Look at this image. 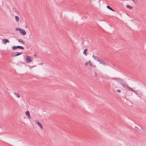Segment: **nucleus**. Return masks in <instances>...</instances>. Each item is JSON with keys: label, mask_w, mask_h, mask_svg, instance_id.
<instances>
[{"label": "nucleus", "mask_w": 146, "mask_h": 146, "mask_svg": "<svg viewBox=\"0 0 146 146\" xmlns=\"http://www.w3.org/2000/svg\"><path fill=\"white\" fill-rule=\"evenodd\" d=\"M32 61V59L30 56H26L25 60V62L27 63H28L29 62H31Z\"/></svg>", "instance_id": "f03ea898"}, {"label": "nucleus", "mask_w": 146, "mask_h": 146, "mask_svg": "<svg viewBox=\"0 0 146 146\" xmlns=\"http://www.w3.org/2000/svg\"><path fill=\"white\" fill-rule=\"evenodd\" d=\"M14 94L17 98H19L20 97V96L18 93H16L14 92Z\"/></svg>", "instance_id": "4468645a"}, {"label": "nucleus", "mask_w": 146, "mask_h": 146, "mask_svg": "<svg viewBox=\"0 0 146 146\" xmlns=\"http://www.w3.org/2000/svg\"><path fill=\"white\" fill-rule=\"evenodd\" d=\"M116 81L119 83H120V82L121 81H122L123 80H122V81H121V80H117Z\"/></svg>", "instance_id": "b1692460"}, {"label": "nucleus", "mask_w": 146, "mask_h": 146, "mask_svg": "<svg viewBox=\"0 0 146 146\" xmlns=\"http://www.w3.org/2000/svg\"><path fill=\"white\" fill-rule=\"evenodd\" d=\"M20 33L22 34L23 35H25L26 34V32L24 30L22 29H21L19 31Z\"/></svg>", "instance_id": "423d86ee"}, {"label": "nucleus", "mask_w": 146, "mask_h": 146, "mask_svg": "<svg viewBox=\"0 0 146 146\" xmlns=\"http://www.w3.org/2000/svg\"><path fill=\"white\" fill-rule=\"evenodd\" d=\"M88 63H89L90 64V63H90V60L89 61V62H88Z\"/></svg>", "instance_id": "c85d7f7f"}, {"label": "nucleus", "mask_w": 146, "mask_h": 146, "mask_svg": "<svg viewBox=\"0 0 146 146\" xmlns=\"http://www.w3.org/2000/svg\"><path fill=\"white\" fill-rule=\"evenodd\" d=\"M25 113L27 115L28 118L29 119H31V117L30 116V113L29 111H26L25 112Z\"/></svg>", "instance_id": "6e6552de"}, {"label": "nucleus", "mask_w": 146, "mask_h": 146, "mask_svg": "<svg viewBox=\"0 0 146 146\" xmlns=\"http://www.w3.org/2000/svg\"><path fill=\"white\" fill-rule=\"evenodd\" d=\"M36 56V54H35V55L34 56Z\"/></svg>", "instance_id": "7c9ffc66"}, {"label": "nucleus", "mask_w": 146, "mask_h": 146, "mask_svg": "<svg viewBox=\"0 0 146 146\" xmlns=\"http://www.w3.org/2000/svg\"><path fill=\"white\" fill-rule=\"evenodd\" d=\"M124 88H125V83H122V81H121L120 83H119Z\"/></svg>", "instance_id": "f3484780"}, {"label": "nucleus", "mask_w": 146, "mask_h": 146, "mask_svg": "<svg viewBox=\"0 0 146 146\" xmlns=\"http://www.w3.org/2000/svg\"><path fill=\"white\" fill-rule=\"evenodd\" d=\"M93 66L94 67H96V66L95 65H94Z\"/></svg>", "instance_id": "c756f323"}, {"label": "nucleus", "mask_w": 146, "mask_h": 146, "mask_svg": "<svg viewBox=\"0 0 146 146\" xmlns=\"http://www.w3.org/2000/svg\"><path fill=\"white\" fill-rule=\"evenodd\" d=\"M18 48H19L22 50L24 49V48L23 47L20 46H13L12 47V49L13 50H15Z\"/></svg>", "instance_id": "7ed1b4c3"}, {"label": "nucleus", "mask_w": 146, "mask_h": 146, "mask_svg": "<svg viewBox=\"0 0 146 146\" xmlns=\"http://www.w3.org/2000/svg\"><path fill=\"white\" fill-rule=\"evenodd\" d=\"M111 79L114 80L115 81H116L117 80H119L122 81V80L120 78H111Z\"/></svg>", "instance_id": "9b49d317"}, {"label": "nucleus", "mask_w": 146, "mask_h": 146, "mask_svg": "<svg viewBox=\"0 0 146 146\" xmlns=\"http://www.w3.org/2000/svg\"><path fill=\"white\" fill-rule=\"evenodd\" d=\"M107 7L110 10L112 11H114V10H113L111 7H110L109 6L107 5Z\"/></svg>", "instance_id": "dca6fc26"}, {"label": "nucleus", "mask_w": 146, "mask_h": 146, "mask_svg": "<svg viewBox=\"0 0 146 146\" xmlns=\"http://www.w3.org/2000/svg\"><path fill=\"white\" fill-rule=\"evenodd\" d=\"M117 92L118 93H120L121 92V90H117Z\"/></svg>", "instance_id": "393cba45"}, {"label": "nucleus", "mask_w": 146, "mask_h": 146, "mask_svg": "<svg viewBox=\"0 0 146 146\" xmlns=\"http://www.w3.org/2000/svg\"><path fill=\"white\" fill-rule=\"evenodd\" d=\"M128 89V90L129 91H132L133 92H134V93L137 94V93L135 92V91L134 90H133L132 88H130V87H129L128 88V89Z\"/></svg>", "instance_id": "f8f14e48"}, {"label": "nucleus", "mask_w": 146, "mask_h": 146, "mask_svg": "<svg viewBox=\"0 0 146 146\" xmlns=\"http://www.w3.org/2000/svg\"><path fill=\"white\" fill-rule=\"evenodd\" d=\"M127 7L130 9H132L133 8V7H132L128 5H127Z\"/></svg>", "instance_id": "a211bd4d"}, {"label": "nucleus", "mask_w": 146, "mask_h": 146, "mask_svg": "<svg viewBox=\"0 0 146 146\" xmlns=\"http://www.w3.org/2000/svg\"><path fill=\"white\" fill-rule=\"evenodd\" d=\"M90 66H92V64H91V63H90Z\"/></svg>", "instance_id": "cd10ccee"}, {"label": "nucleus", "mask_w": 146, "mask_h": 146, "mask_svg": "<svg viewBox=\"0 0 146 146\" xmlns=\"http://www.w3.org/2000/svg\"><path fill=\"white\" fill-rule=\"evenodd\" d=\"M21 29V28H17L15 29V30L17 31H20V30Z\"/></svg>", "instance_id": "aec40b11"}, {"label": "nucleus", "mask_w": 146, "mask_h": 146, "mask_svg": "<svg viewBox=\"0 0 146 146\" xmlns=\"http://www.w3.org/2000/svg\"><path fill=\"white\" fill-rule=\"evenodd\" d=\"M135 130L141 134L143 133V132H144L145 131L144 129L140 126H139V127L135 126Z\"/></svg>", "instance_id": "f257e3e1"}, {"label": "nucleus", "mask_w": 146, "mask_h": 146, "mask_svg": "<svg viewBox=\"0 0 146 146\" xmlns=\"http://www.w3.org/2000/svg\"><path fill=\"white\" fill-rule=\"evenodd\" d=\"M88 64V62H86L85 63V65L86 66H87Z\"/></svg>", "instance_id": "a878e982"}, {"label": "nucleus", "mask_w": 146, "mask_h": 146, "mask_svg": "<svg viewBox=\"0 0 146 146\" xmlns=\"http://www.w3.org/2000/svg\"><path fill=\"white\" fill-rule=\"evenodd\" d=\"M18 42L21 43H22V44H25V42L22 39H18Z\"/></svg>", "instance_id": "1a4fd4ad"}, {"label": "nucleus", "mask_w": 146, "mask_h": 146, "mask_svg": "<svg viewBox=\"0 0 146 146\" xmlns=\"http://www.w3.org/2000/svg\"><path fill=\"white\" fill-rule=\"evenodd\" d=\"M102 62V63L101 64H102L106 66V64L104 62Z\"/></svg>", "instance_id": "4be33fe9"}, {"label": "nucleus", "mask_w": 146, "mask_h": 146, "mask_svg": "<svg viewBox=\"0 0 146 146\" xmlns=\"http://www.w3.org/2000/svg\"><path fill=\"white\" fill-rule=\"evenodd\" d=\"M36 123L38 125V126L41 129H42V126L41 123L38 120L35 121Z\"/></svg>", "instance_id": "0eeeda50"}, {"label": "nucleus", "mask_w": 146, "mask_h": 146, "mask_svg": "<svg viewBox=\"0 0 146 146\" xmlns=\"http://www.w3.org/2000/svg\"><path fill=\"white\" fill-rule=\"evenodd\" d=\"M132 1L135 4H137L138 2L137 0H132Z\"/></svg>", "instance_id": "6ab92c4d"}, {"label": "nucleus", "mask_w": 146, "mask_h": 146, "mask_svg": "<svg viewBox=\"0 0 146 146\" xmlns=\"http://www.w3.org/2000/svg\"><path fill=\"white\" fill-rule=\"evenodd\" d=\"M125 88H126L127 89H128V85H127L126 83H125Z\"/></svg>", "instance_id": "412c9836"}, {"label": "nucleus", "mask_w": 146, "mask_h": 146, "mask_svg": "<svg viewBox=\"0 0 146 146\" xmlns=\"http://www.w3.org/2000/svg\"><path fill=\"white\" fill-rule=\"evenodd\" d=\"M88 50L86 48L84 50L83 53L84 54L85 56H87V54H86V52Z\"/></svg>", "instance_id": "ddd939ff"}, {"label": "nucleus", "mask_w": 146, "mask_h": 146, "mask_svg": "<svg viewBox=\"0 0 146 146\" xmlns=\"http://www.w3.org/2000/svg\"><path fill=\"white\" fill-rule=\"evenodd\" d=\"M92 57L94 58V59L95 60L98 62H99L100 63H102V62L100 61V59L99 57L98 56H96L94 55H93Z\"/></svg>", "instance_id": "39448f33"}, {"label": "nucleus", "mask_w": 146, "mask_h": 146, "mask_svg": "<svg viewBox=\"0 0 146 146\" xmlns=\"http://www.w3.org/2000/svg\"><path fill=\"white\" fill-rule=\"evenodd\" d=\"M95 77H97V73L96 72H95Z\"/></svg>", "instance_id": "bb28decb"}, {"label": "nucleus", "mask_w": 146, "mask_h": 146, "mask_svg": "<svg viewBox=\"0 0 146 146\" xmlns=\"http://www.w3.org/2000/svg\"><path fill=\"white\" fill-rule=\"evenodd\" d=\"M13 11H15V12L16 13H17V11H16V9H15V8H13Z\"/></svg>", "instance_id": "5701e85b"}, {"label": "nucleus", "mask_w": 146, "mask_h": 146, "mask_svg": "<svg viewBox=\"0 0 146 146\" xmlns=\"http://www.w3.org/2000/svg\"><path fill=\"white\" fill-rule=\"evenodd\" d=\"M15 19L16 22H18L19 20V18L18 16H15Z\"/></svg>", "instance_id": "2eb2a0df"}, {"label": "nucleus", "mask_w": 146, "mask_h": 146, "mask_svg": "<svg viewBox=\"0 0 146 146\" xmlns=\"http://www.w3.org/2000/svg\"><path fill=\"white\" fill-rule=\"evenodd\" d=\"M3 41L4 43L5 44L7 42H9V41L8 39H4L3 40Z\"/></svg>", "instance_id": "9d476101"}, {"label": "nucleus", "mask_w": 146, "mask_h": 146, "mask_svg": "<svg viewBox=\"0 0 146 146\" xmlns=\"http://www.w3.org/2000/svg\"><path fill=\"white\" fill-rule=\"evenodd\" d=\"M27 27V25H26V26H25V27Z\"/></svg>", "instance_id": "2f4dec72"}, {"label": "nucleus", "mask_w": 146, "mask_h": 146, "mask_svg": "<svg viewBox=\"0 0 146 146\" xmlns=\"http://www.w3.org/2000/svg\"><path fill=\"white\" fill-rule=\"evenodd\" d=\"M22 54V52H14L12 53V55L13 56H16L21 54Z\"/></svg>", "instance_id": "20e7f679"}]
</instances>
